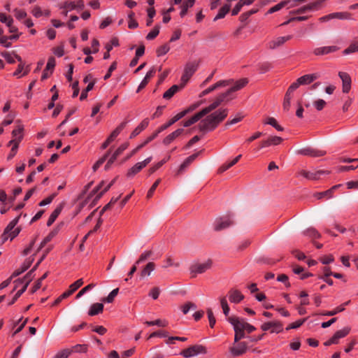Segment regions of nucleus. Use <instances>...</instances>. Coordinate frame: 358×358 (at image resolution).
<instances>
[{"label": "nucleus", "mask_w": 358, "mask_h": 358, "mask_svg": "<svg viewBox=\"0 0 358 358\" xmlns=\"http://www.w3.org/2000/svg\"><path fill=\"white\" fill-rule=\"evenodd\" d=\"M228 113L227 108H220L208 115L199 122V130L201 131H213L227 117Z\"/></svg>", "instance_id": "1"}, {"label": "nucleus", "mask_w": 358, "mask_h": 358, "mask_svg": "<svg viewBox=\"0 0 358 358\" xmlns=\"http://www.w3.org/2000/svg\"><path fill=\"white\" fill-rule=\"evenodd\" d=\"M20 218V215H18L15 218H14L12 221L9 222L7 227L5 228L3 234L1 235L2 243H4L8 238L12 241L15 237L18 236L21 231V228L20 227H16L15 229V227L17 224Z\"/></svg>", "instance_id": "2"}, {"label": "nucleus", "mask_w": 358, "mask_h": 358, "mask_svg": "<svg viewBox=\"0 0 358 358\" xmlns=\"http://www.w3.org/2000/svg\"><path fill=\"white\" fill-rule=\"evenodd\" d=\"M234 92L230 87L225 92L220 94L209 106H207L210 112L216 109L223 102H229L235 99Z\"/></svg>", "instance_id": "3"}, {"label": "nucleus", "mask_w": 358, "mask_h": 358, "mask_svg": "<svg viewBox=\"0 0 358 358\" xmlns=\"http://www.w3.org/2000/svg\"><path fill=\"white\" fill-rule=\"evenodd\" d=\"M324 3V0H316L307 5L303 6L296 10L290 11L291 15L305 13L308 11H317L320 10Z\"/></svg>", "instance_id": "4"}, {"label": "nucleus", "mask_w": 358, "mask_h": 358, "mask_svg": "<svg viewBox=\"0 0 358 358\" xmlns=\"http://www.w3.org/2000/svg\"><path fill=\"white\" fill-rule=\"evenodd\" d=\"M232 224H234L232 214L231 213H228L224 216L216 218L213 226L215 231H218L227 229Z\"/></svg>", "instance_id": "5"}, {"label": "nucleus", "mask_w": 358, "mask_h": 358, "mask_svg": "<svg viewBox=\"0 0 358 358\" xmlns=\"http://www.w3.org/2000/svg\"><path fill=\"white\" fill-rule=\"evenodd\" d=\"M207 353V349L202 345H194L183 350L180 353L182 356L185 358H189L198 355H205Z\"/></svg>", "instance_id": "6"}, {"label": "nucleus", "mask_w": 358, "mask_h": 358, "mask_svg": "<svg viewBox=\"0 0 358 358\" xmlns=\"http://www.w3.org/2000/svg\"><path fill=\"white\" fill-rule=\"evenodd\" d=\"M199 66V63L196 62H191L186 64L183 74L181 77V82L186 85L190 78L196 72Z\"/></svg>", "instance_id": "7"}, {"label": "nucleus", "mask_w": 358, "mask_h": 358, "mask_svg": "<svg viewBox=\"0 0 358 358\" xmlns=\"http://www.w3.org/2000/svg\"><path fill=\"white\" fill-rule=\"evenodd\" d=\"M350 330L351 328L350 327H345L342 329L336 331L330 339L324 342V345L326 346H329L333 344H338L339 342V339L348 336L350 332Z\"/></svg>", "instance_id": "8"}, {"label": "nucleus", "mask_w": 358, "mask_h": 358, "mask_svg": "<svg viewBox=\"0 0 358 358\" xmlns=\"http://www.w3.org/2000/svg\"><path fill=\"white\" fill-rule=\"evenodd\" d=\"M152 157H149L144 159L143 162H138L136 164H134L131 168H130L128 170L127 173V177H134L135 175L139 173L143 168H145L152 161Z\"/></svg>", "instance_id": "9"}, {"label": "nucleus", "mask_w": 358, "mask_h": 358, "mask_svg": "<svg viewBox=\"0 0 358 358\" xmlns=\"http://www.w3.org/2000/svg\"><path fill=\"white\" fill-rule=\"evenodd\" d=\"M212 266L211 260L201 264H194L190 267V273L192 274V277H196L197 274H201L206 272L207 270L210 268Z\"/></svg>", "instance_id": "10"}, {"label": "nucleus", "mask_w": 358, "mask_h": 358, "mask_svg": "<svg viewBox=\"0 0 358 358\" xmlns=\"http://www.w3.org/2000/svg\"><path fill=\"white\" fill-rule=\"evenodd\" d=\"M320 73H314L299 77L293 84L298 88L300 85H308L320 78Z\"/></svg>", "instance_id": "11"}, {"label": "nucleus", "mask_w": 358, "mask_h": 358, "mask_svg": "<svg viewBox=\"0 0 358 358\" xmlns=\"http://www.w3.org/2000/svg\"><path fill=\"white\" fill-rule=\"evenodd\" d=\"M329 171L319 170L315 172H310L306 170H301L297 173V176H303V178L311 180H317L320 178V176L323 174H329Z\"/></svg>", "instance_id": "12"}, {"label": "nucleus", "mask_w": 358, "mask_h": 358, "mask_svg": "<svg viewBox=\"0 0 358 358\" xmlns=\"http://www.w3.org/2000/svg\"><path fill=\"white\" fill-rule=\"evenodd\" d=\"M339 50L340 48L337 45L322 46L314 48L313 54L315 56H324L336 52Z\"/></svg>", "instance_id": "13"}, {"label": "nucleus", "mask_w": 358, "mask_h": 358, "mask_svg": "<svg viewBox=\"0 0 358 358\" xmlns=\"http://www.w3.org/2000/svg\"><path fill=\"white\" fill-rule=\"evenodd\" d=\"M283 139L280 136H270L266 139L262 141L257 150H262L271 145H278L282 142Z\"/></svg>", "instance_id": "14"}, {"label": "nucleus", "mask_w": 358, "mask_h": 358, "mask_svg": "<svg viewBox=\"0 0 358 358\" xmlns=\"http://www.w3.org/2000/svg\"><path fill=\"white\" fill-rule=\"evenodd\" d=\"M297 152H298V154H300V155H302L304 156H309L311 157H322L326 155L325 151H323L321 150H317V149L313 148L310 147L302 148V149L298 150Z\"/></svg>", "instance_id": "15"}, {"label": "nucleus", "mask_w": 358, "mask_h": 358, "mask_svg": "<svg viewBox=\"0 0 358 358\" xmlns=\"http://www.w3.org/2000/svg\"><path fill=\"white\" fill-rule=\"evenodd\" d=\"M247 350L248 345L245 342H238L229 348V352L234 357H237L245 354Z\"/></svg>", "instance_id": "16"}, {"label": "nucleus", "mask_w": 358, "mask_h": 358, "mask_svg": "<svg viewBox=\"0 0 358 358\" xmlns=\"http://www.w3.org/2000/svg\"><path fill=\"white\" fill-rule=\"evenodd\" d=\"M338 76L342 80V91L343 93H348L351 89L352 80L349 73L343 71L338 73Z\"/></svg>", "instance_id": "17"}, {"label": "nucleus", "mask_w": 358, "mask_h": 358, "mask_svg": "<svg viewBox=\"0 0 358 358\" xmlns=\"http://www.w3.org/2000/svg\"><path fill=\"white\" fill-rule=\"evenodd\" d=\"M210 113V110L208 109L207 107H206V108H203L199 113L194 115L189 120L183 122V126L185 127H189L192 124H194L195 122H198L201 118H202L203 116L206 115L207 114H208Z\"/></svg>", "instance_id": "18"}, {"label": "nucleus", "mask_w": 358, "mask_h": 358, "mask_svg": "<svg viewBox=\"0 0 358 358\" xmlns=\"http://www.w3.org/2000/svg\"><path fill=\"white\" fill-rule=\"evenodd\" d=\"M227 321L233 326L234 331H245V324L246 322L236 316L227 317Z\"/></svg>", "instance_id": "19"}, {"label": "nucleus", "mask_w": 358, "mask_h": 358, "mask_svg": "<svg viewBox=\"0 0 358 358\" xmlns=\"http://www.w3.org/2000/svg\"><path fill=\"white\" fill-rule=\"evenodd\" d=\"M292 38V35H287L286 36H280L273 39L268 43V48L269 49H275L282 45L285 42Z\"/></svg>", "instance_id": "20"}, {"label": "nucleus", "mask_w": 358, "mask_h": 358, "mask_svg": "<svg viewBox=\"0 0 358 358\" xmlns=\"http://www.w3.org/2000/svg\"><path fill=\"white\" fill-rule=\"evenodd\" d=\"M228 296L229 301L234 303H238L244 299V295L236 289H231L228 292Z\"/></svg>", "instance_id": "21"}, {"label": "nucleus", "mask_w": 358, "mask_h": 358, "mask_svg": "<svg viewBox=\"0 0 358 358\" xmlns=\"http://www.w3.org/2000/svg\"><path fill=\"white\" fill-rule=\"evenodd\" d=\"M185 85L181 82L180 85H173L164 94L163 98L165 99H171L174 94L179 90H182Z\"/></svg>", "instance_id": "22"}, {"label": "nucleus", "mask_w": 358, "mask_h": 358, "mask_svg": "<svg viewBox=\"0 0 358 358\" xmlns=\"http://www.w3.org/2000/svg\"><path fill=\"white\" fill-rule=\"evenodd\" d=\"M341 186H342L341 184L334 185L330 189H327L326 191L316 193L315 196L317 199H322L324 197H327L328 199L331 198L333 196V194H334V192H335V190H336L337 189H338Z\"/></svg>", "instance_id": "23"}, {"label": "nucleus", "mask_w": 358, "mask_h": 358, "mask_svg": "<svg viewBox=\"0 0 358 358\" xmlns=\"http://www.w3.org/2000/svg\"><path fill=\"white\" fill-rule=\"evenodd\" d=\"M148 124H149V120L148 118L143 120L141 121V122L131 133L129 138L131 139V138H135L142 131H143L145 128H147Z\"/></svg>", "instance_id": "24"}, {"label": "nucleus", "mask_w": 358, "mask_h": 358, "mask_svg": "<svg viewBox=\"0 0 358 358\" xmlns=\"http://www.w3.org/2000/svg\"><path fill=\"white\" fill-rule=\"evenodd\" d=\"M201 151L200 152H198L196 153H194L190 156H189L188 157H187L185 161L180 164V167H179V169L178 171V174H180V173H182L187 167H188L190 164L194 162L196 158L199 156V155L200 154Z\"/></svg>", "instance_id": "25"}, {"label": "nucleus", "mask_w": 358, "mask_h": 358, "mask_svg": "<svg viewBox=\"0 0 358 358\" xmlns=\"http://www.w3.org/2000/svg\"><path fill=\"white\" fill-rule=\"evenodd\" d=\"M183 129H178L173 132L169 134L166 136L163 140V143L165 145H168L171 143L176 138H178L180 135H181L183 132Z\"/></svg>", "instance_id": "26"}, {"label": "nucleus", "mask_w": 358, "mask_h": 358, "mask_svg": "<svg viewBox=\"0 0 358 358\" xmlns=\"http://www.w3.org/2000/svg\"><path fill=\"white\" fill-rule=\"evenodd\" d=\"M59 227L53 229L41 241L40 246L38 249V251L41 250L45 245L52 241V239L57 236L59 232Z\"/></svg>", "instance_id": "27"}, {"label": "nucleus", "mask_w": 358, "mask_h": 358, "mask_svg": "<svg viewBox=\"0 0 358 358\" xmlns=\"http://www.w3.org/2000/svg\"><path fill=\"white\" fill-rule=\"evenodd\" d=\"M103 311V304L101 303H93L89 310H88V315L90 316H95L100 313H102Z\"/></svg>", "instance_id": "28"}, {"label": "nucleus", "mask_w": 358, "mask_h": 358, "mask_svg": "<svg viewBox=\"0 0 358 358\" xmlns=\"http://www.w3.org/2000/svg\"><path fill=\"white\" fill-rule=\"evenodd\" d=\"M127 124V121H124L121 122L109 135L108 138L112 142L118 136V135L122 132V131L125 128Z\"/></svg>", "instance_id": "29"}, {"label": "nucleus", "mask_w": 358, "mask_h": 358, "mask_svg": "<svg viewBox=\"0 0 358 358\" xmlns=\"http://www.w3.org/2000/svg\"><path fill=\"white\" fill-rule=\"evenodd\" d=\"M32 261L33 260H28V261H25L22 264V266H20V268L16 269L11 275V278H15V277H17L18 275H20V274H22V273H24V271H26L31 266V263H32Z\"/></svg>", "instance_id": "30"}, {"label": "nucleus", "mask_w": 358, "mask_h": 358, "mask_svg": "<svg viewBox=\"0 0 358 358\" xmlns=\"http://www.w3.org/2000/svg\"><path fill=\"white\" fill-rule=\"evenodd\" d=\"M231 8V5L229 3H225L222 7H221L218 11L217 15L214 17L213 21H217L220 19L224 18L226 15L229 12Z\"/></svg>", "instance_id": "31"}, {"label": "nucleus", "mask_w": 358, "mask_h": 358, "mask_svg": "<svg viewBox=\"0 0 358 358\" xmlns=\"http://www.w3.org/2000/svg\"><path fill=\"white\" fill-rule=\"evenodd\" d=\"M129 146V142H124L121 144L116 150L112 155V160L110 162H115L117 157H119L125 150Z\"/></svg>", "instance_id": "32"}, {"label": "nucleus", "mask_w": 358, "mask_h": 358, "mask_svg": "<svg viewBox=\"0 0 358 358\" xmlns=\"http://www.w3.org/2000/svg\"><path fill=\"white\" fill-rule=\"evenodd\" d=\"M289 3H291V0H285V1H280L278 4L275 5L274 6L271 7V8H269L268 10L267 11V14H272L275 12H277V11L281 10L282 8H283L284 7H285L287 6H289Z\"/></svg>", "instance_id": "33"}, {"label": "nucleus", "mask_w": 358, "mask_h": 358, "mask_svg": "<svg viewBox=\"0 0 358 358\" xmlns=\"http://www.w3.org/2000/svg\"><path fill=\"white\" fill-rule=\"evenodd\" d=\"M62 206H57L54 210L53 212L51 213V215H50L48 221H47V226L48 227H50L51 226L54 222L56 220V219L57 218V217L59 215V214L61 213L62 212Z\"/></svg>", "instance_id": "34"}, {"label": "nucleus", "mask_w": 358, "mask_h": 358, "mask_svg": "<svg viewBox=\"0 0 358 358\" xmlns=\"http://www.w3.org/2000/svg\"><path fill=\"white\" fill-rule=\"evenodd\" d=\"M358 52V41H352L349 46L345 48L343 52V55H347Z\"/></svg>", "instance_id": "35"}, {"label": "nucleus", "mask_w": 358, "mask_h": 358, "mask_svg": "<svg viewBox=\"0 0 358 358\" xmlns=\"http://www.w3.org/2000/svg\"><path fill=\"white\" fill-rule=\"evenodd\" d=\"M155 268V264L154 262H149L143 268L141 272V278H145L150 275L151 272Z\"/></svg>", "instance_id": "36"}, {"label": "nucleus", "mask_w": 358, "mask_h": 358, "mask_svg": "<svg viewBox=\"0 0 358 358\" xmlns=\"http://www.w3.org/2000/svg\"><path fill=\"white\" fill-rule=\"evenodd\" d=\"M194 3H192V1H185L180 6L181 10L180 13V16L181 17H184L185 15L187 13L188 9L189 8H192L194 6Z\"/></svg>", "instance_id": "37"}, {"label": "nucleus", "mask_w": 358, "mask_h": 358, "mask_svg": "<svg viewBox=\"0 0 358 358\" xmlns=\"http://www.w3.org/2000/svg\"><path fill=\"white\" fill-rule=\"evenodd\" d=\"M264 123L265 124H269L272 127H273L277 131H282L284 130L283 127H281L280 124H278L277 120L272 117H267Z\"/></svg>", "instance_id": "38"}, {"label": "nucleus", "mask_w": 358, "mask_h": 358, "mask_svg": "<svg viewBox=\"0 0 358 358\" xmlns=\"http://www.w3.org/2000/svg\"><path fill=\"white\" fill-rule=\"evenodd\" d=\"M248 83V78H241L238 80H237L235 84L234 85V86H232L231 88V90H233L234 92L238 91V90H241L242 88H243L245 86H246V85Z\"/></svg>", "instance_id": "39"}, {"label": "nucleus", "mask_w": 358, "mask_h": 358, "mask_svg": "<svg viewBox=\"0 0 358 358\" xmlns=\"http://www.w3.org/2000/svg\"><path fill=\"white\" fill-rule=\"evenodd\" d=\"M32 271H29L23 278H19L15 281L17 284H22L24 283V285H27L28 287L30 282L32 280Z\"/></svg>", "instance_id": "40"}, {"label": "nucleus", "mask_w": 358, "mask_h": 358, "mask_svg": "<svg viewBox=\"0 0 358 358\" xmlns=\"http://www.w3.org/2000/svg\"><path fill=\"white\" fill-rule=\"evenodd\" d=\"M144 324H145L148 326L156 325L160 327H166L168 326L169 322L166 320L157 319L154 321H145Z\"/></svg>", "instance_id": "41"}, {"label": "nucleus", "mask_w": 358, "mask_h": 358, "mask_svg": "<svg viewBox=\"0 0 358 358\" xmlns=\"http://www.w3.org/2000/svg\"><path fill=\"white\" fill-rule=\"evenodd\" d=\"M350 303V301H348L344 303L343 304L336 307L335 309H334L332 310L327 311L326 313H323V315H327V316L335 315L338 313L343 312L345 310L344 306L346 305H348Z\"/></svg>", "instance_id": "42"}, {"label": "nucleus", "mask_w": 358, "mask_h": 358, "mask_svg": "<svg viewBox=\"0 0 358 358\" xmlns=\"http://www.w3.org/2000/svg\"><path fill=\"white\" fill-rule=\"evenodd\" d=\"M110 150L111 149H109L102 157L96 162L92 166L94 171H96L106 162L110 154Z\"/></svg>", "instance_id": "43"}, {"label": "nucleus", "mask_w": 358, "mask_h": 358, "mask_svg": "<svg viewBox=\"0 0 358 358\" xmlns=\"http://www.w3.org/2000/svg\"><path fill=\"white\" fill-rule=\"evenodd\" d=\"M332 19L350 20L351 14L348 12H336L331 13Z\"/></svg>", "instance_id": "44"}, {"label": "nucleus", "mask_w": 358, "mask_h": 358, "mask_svg": "<svg viewBox=\"0 0 358 358\" xmlns=\"http://www.w3.org/2000/svg\"><path fill=\"white\" fill-rule=\"evenodd\" d=\"M271 325L272 327L271 328V333L278 334L283 331V325L279 321H272Z\"/></svg>", "instance_id": "45"}, {"label": "nucleus", "mask_w": 358, "mask_h": 358, "mask_svg": "<svg viewBox=\"0 0 358 358\" xmlns=\"http://www.w3.org/2000/svg\"><path fill=\"white\" fill-rule=\"evenodd\" d=\"M310 16L308 15H303V16H296V17H292L289 18L288 20L284 22L281 24V26H286L292 22L297 21V22H301V21H306L308 20Z\"/></svg>", "instance_id": "46"}, {"label": "nucleus", "mask_w": 358, "mask_h": 358, "mask_svg": "<svg viewBox=\"0 0 358 358\" xmlns=\"http://www.w3.org/2000/svg\"><path fill=\"white\" fill-rule=\"evenodd\" d=\"M118 292L119 288H115L110 292L108 296L102 299L101 301L105 303H112L115 297L118 294Z\"/></svg>", "instance_id": "47"}, {"label": "nucleus", "mask_w": 358, "mask_h": 358, "mask_svg": "<svg viewBox=\"0 0 358 358\" xmlns=\"http://www.w3.org/2000/svg\"><path fill=\"white\" fill-rule=\"evenodd\" d=\"M72 352L73 350L69 348L63 349L57 352L52 358H68Z\"/></svg>", "instance_id": "48"}, {"label": "nucleus", "mask_w": 358, "mask_h": 358, "mask_svg": "<svg viewBox=\"0 0 358 358\" xmlns=\"http://www.w3.org/2000/svg\"><path fill=\"white\" fill-rule=\"evenodd\" d=\"M13 143H14V145H13L11 150H10V152L8 156V159H11L17 153V148H18V145H19V143L18 142H15V140H11L9 141L8 143V145H12Z\"/></svg>", "instance_id": "49"}, {"label": "nucleus", "mask_w": 358, "mask_h": 358, "mask_svg": "<svg viewBox=\"0 0 358 358\" xmlns=\"http://www.w3.org/2000/svg\"><path fill=\"white\" fill-rule=\"evenodd\" d=\"M170 50V46L168 43L164 44L159 48H157L156 50V54L157 57H161L166 55Z\"/></svg>", "instance_id": "50"}, {"label": "nucleus", "mask_w": 358, "mask_h": 358, "mask_svg": "<svg viewBox=\"0 0 358 358\" xmlns=\"http://www.w3.org/2000/svg\"><path fill=\"white\" fill-rule=\"evenodd\" d=\"M59 8L68 10L76 9V3L74 1H65L62 5H60Z\"/></svg>", "instance_id": "51"}, {"label": "nucleus", "mask_w": 358, "mask_h": 358, "mask_svg": "<svg viewBox=\"0 0 358 358\" xmlns=\"http://www.w3.org/2000/svg\"><path fill=\"white\" fill-rule=\"evenodd\" d=\"M23 126L19 125L17 127L13 130L12 135L13 136H18L17 141L16 142H18V143L22 141V131H23Z\"/></svg>", "instance_id": "52"}, {"label": "nucleus", "mask_w": 358, "mask_h": 358, "mask_svg": "<svg viewBox=\"0 0 358 358\" xmlns=\"http://www.w3.org/2000/svg\"><path fill=\"white\" fill-rule=\"evenodd\" d=\"M220 304L223 310V313L226 317H228L230 309L225 296L220 299Z\"/></svg>", "instance_id": "53"}, {"label": "nucleus", "mask_w": 358, "mask_h": 358, "mask_svg": "<svg viewBox=\"0 0 358 358\" xmlns=\"http://www.w3.org/2000/svg\"><path fill=\"white\" fill-rule=\"evenodd\" d=\"M306 320V318L299 320L289 324L286 328V331H289L290 329H297L300 327Z\"/></svg>", "instance_id": "54"}, {"label": "nucleus", "mask_w": 358, "mask_h": 358, "mask_svg": "<svg viewBox=\"0 0 358 358\" xmlns=\"http://www.w3.org/2000/svg\"><path fill=\"white\" fill-rule=\"evenodd\" d=\"M159 33V26L156 25L152 31H150L146 36V39L148 41L155 38Z\"/></svg>", "instance_id": "55"}, {"label": "nucleus", "mask_w": 358, "mask_h": 358, "mask_svg": "<svg viewBox=\"0 0 358 358\" xmlns=\"http://www.w3.org/2000/svg\"><path fill=\"white\" fill-rule=\"evenodd\" d=\"M55 65H56V62H55V57H50L48 58V62H47V64L45 66L46 71H50V74H52L54 71Z\"/></svg>", "instance_id": "56"}, {"label": "nucleus", "mask_w": 358, "mask_h": 358, "mask_svg": "<svg viewBox=\"0 0 358 358\" xmlns=\"http://www.w3.org/2000/svg\"><path fill=\"white\" fill-rule=\"evenodd\" d=\"M95 284L91 283L83 287L81 290L79 291V292L76 296V299H78L80 298L83 295H84L86 292L91 290L92 288L95 287Z\"/></svg>", "instance_id": "57"}, {"label": "nucleus", "mask_w": 358, "mask_h": 358, "mask_svg": "<svg viewBox=\"0 0 358 358\" xmlns=\"http://www.w3.org/2000/svg\"><path fill=\"white\" fill-rule=\"evenodd\" d=\"M1 55L8 64H14L15 62L14 52H3Z\"/></svg>", "instance_id": "58"}, {"label": "nucleus", "mask_w": 358, "mask_h": 358, "mask_svg": "<svg viewBox=\"0 0 358 358\" xmlns=\"http://www.w3.org/2000/svg\"><path fill=\"white\" fill-rule=\"evenodd\" d=\"M305 234L309 237L313 238H320V234L314 228L308 229L305 231Z\"/></svg>", "instance_id": "59"}, {"label": "nucleus", "mask_w": 358, "mask_h": 358, "mask_svg": "<svg viewBox=\"0 0 358 358\" xmlns=\"http://www.w3.org/2000/svg\"><path fill=\"white\" fill-rule=\"evenodd\" d=\"M160 182H161V179L159 178L152 184V185L151 186V187L150 188V189L148 190V192L147 193L148 199H150L153 196L155 191L156 190L157 187H158V185H159Z\"/></svg>", "instance_id": "60"}, {"label": "nucleus", "mask_w": 358, "mask_h": 358, "mask_svg": "<svg viewBox=\"0 0 358 358\" xmlns=\"http://www.w3.org/2000/svg\"><path fill=\"white\" fill-rule=\"evenodd\" d=\"M243 117H244V115H241V113H238L234 118H233L231 120H229L226 122L225 126L227 127L229 125L236 124V123L241 122L243 119Z\"/></svg>", "instance_id": "61"}, {"label": "nucleus", "mask_w": 358, "mask_h": 358, "mask_svg": "<svg viewBox=\"0 0 358 358\" xmlns=\"http://www.w3.org/2000/svg\"><path fill=\"white\" fill-rule=\"evenodd\" d=\"M57 196V193L55 192L52 193L51 195L45 198V199L42 200L39 203V206H44L48 204H50L52 200Z\"/></svg>", "instance_id": "62"}, {"label": "nucleus", "mask_w": 358, "mask_h": 358, "mask_svg": "<svg viewBox=\"0 0 358 358\" xmlns=\"http://www.w3.org/2000/svg\"><path fill=\"white\" fill-rule=\"evenodd\" d=\"M297 88L296 86L292 83L287 89L286 94L285 95L284 99L286 100H290L292 99L293 96V92L294 90H296Z\"/></svg>", "instance_id": "63"}, {"label": "nucleus", "mask_w": 358, "mask_h": 358, "mask_svg": "<svg viewBox=\"0 0 358 358\" xmlns=\"http://www.w3.org/2000/svg\"><path fill=\"white\" fill-rule=\"evenodd\" d=\"M152 254V252L151 250L145 251L141 255L138 259L136 262V264H139L140 263L145 261L151 256Z\"/></svg>", "instance_id": "64"}]
</instances>
